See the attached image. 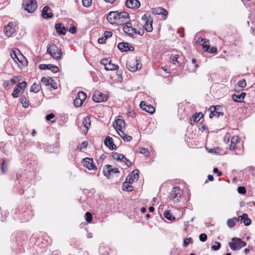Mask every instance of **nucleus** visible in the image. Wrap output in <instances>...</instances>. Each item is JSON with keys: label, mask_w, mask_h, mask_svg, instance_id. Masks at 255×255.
Instances as JSON below:
<instances>
[{"label": "nucleus", "mask_w": 255, "mask_h": 255, "mask_svg": "<svg viewBox=\"0 0 255 255\" xmlns=\"http://www.w3.org/2000/svg\"><path fill=\"white\" fill-rule=\"evenodd\" d=\"M47 52L54 59L56 60H59L62 55L61 49L58 47L54 44L49 45L47 49Z\"/></svg>", "instance_id": "1"}, {"label": "nucleus", "mask_w": 255, "mask_h": 255, "mask_svg": "<svg viewBox=\"0 0 255 255\" xmlns=\"http://www.w3.org/2000/svg\"><path fill=\"white\" fill-rule=\"evenodd\" d=\"M183 192L178 187H173L170 193L169 198L175 203H178L182 198Z\"/></svg>", "instance_id": "2"}, {"label": "nucleus", "mask_w": 255, "mask_h": 255, "mask_svg": "<svg viewBox=\"0 0 255 255\" xmlns=\"http://www.w3.org/2000/svg\"><path fill=\"white\" fill-rule=\"evenodd\" d=\"M22 7L28 13L33 12L37 8L36 0H23Z\"/></svg>", "instance_id": "3"}, {"label": "nucleus", "mask_w": 255, "mask_h": 255, "mask_svg": "<svg viewBox=\"0 0 255 255\" xmlns=\"http://www.w3.org/2000/svg\"><path fill=\"white\" fill-rule=\"evenodd\" d=\"M27 86V83L25 81L18 83L14 88L13 92L11 94L14 98H17L19 97L20 95L22 94Z\"/></svg>", "instance_id": "4"}, {"label": "nucleus", "mask_w": 255, "mask_h": 255, "mask_svg": "<svg viewBox=\"0 0 255 255\" xmlns=\"http://www.w3.org/2000/svg\"><path fill=\"white\" fill-rule=\"evenodd\" d=\"M118 20L117 24L118 25H124L127 23H128L129 21V16L128 12L122 11L121 12L118 11Z\"/></svg>", "instance_id": "5"}, {"label": "nucleus", "mask_w": 255, "mask_h": 255, "mask_svg": "<svg viewBox=\"0 0 255 255\" xmlns=\"http://www.w3.org/2000/svg\"><path fill=\"white\" fill-rule=\"evenodd\" d=\"M20 80V77L18 76H13L9 80L3 81L2 86L6 90H8L15 85L17 81Z\"/></svg>", "instance_id": "6"}, {"label": "nucleus", "mask_w": 255, "mask_h": 255, "mask_svg": "<svg viewBox=\"0 0 255 255\" xmlns=\"http://www.w3.org/2000/svg\"><path fill=\"white\" fill-rule=\"evenodd\" d=\"M126 66L127 69L132 72H135L138 70H140L142 68L141 64L137 62V61L135 62L133 61H129L127 62Z\"/></svg>", "instance_id": "7"}, {"label": "nucleus", "mask_w": 255, "mask_h": 255, "mask_svg": "<svg viewBox=\"0 0 255 255\" xmlns=\"http://www.w3.org/2000/svg\"><path fill=\"white\" fill-rule=\"evenodd\" d=\"M149 15L144 14L142 17V20L145 22L144 25V28L147 32H151L153 30V20L149 19Z\"/></svg>", "instance_id": "8"}, {"label": "nucleus", "mask_w": 255, "mask_h": 255, "mask_svg": "<svg viewBox=\"0 0 255 255\" xmlns=\"http://www.w3.org/2000/svg\"><path fill=\"white\" fill-rule=\"evenodd\" d=\"M120 171L118 168H112L111 165H106L103 169V174L107 178H110L112 173H119Z\"/></svg>", "instance_id": "9"}, {"label": "nucleus", "mask_w": 255, "mask_h": 255, "mask_svg": "<svg viewBox=\"0 0 255 255\" xmlns=\"http://www.w3.org/2000/svg\"><path fill=\"white\" fill-rule=\"evenodd\" d=\"M101 64L105 66V69L106 70H115L119 68L117 65L112 63L111 60H109L107 59H104L101 61Z\"/></svg>", "instance_id": "10"}, {"label": "nucleus", "mask_w": 255, "mask_h": 255, "mask_svg": "<svg viewBox=\"0 0 255 255\" xmlns=\"http://www.w3.org/2000/svg\"><path fill=\"white\" fill-rule=\"evenodd\" d=\"M108 97L105 95L100 92H95L92 97L93 100L96 103L106 102Z\"/></svg>", "instance_id": "11"}, {"label": "nucleus", "mask_w": 255, "mask_h": 255, "mask_svg": "<svg viewBox=\"0 0 255 255\" xmlns=\"http://www.w3.org/2000/svg\"><path fill=\"white\" fill-rule=\"evenodd\" d=\"M83 165L89 170H96L97 167L93 162L92 158L86 157L83 159Z\"/></svg>", "instance_id": "12"}, {"label": "nucleus", "mask_w": 255, "mask_h": 255, "mask_svg": "<svg viewBox=\"0 0 255 255\" xmlns=\"http://www.w3.org/2000/svg\"><path fill=\"white\" fill-rule=\"evenodd\" d=\"M118 48L122 52H128V51H132L134 50V47L133 46L125 42L119 43L118 44Z\"/></svg>", "instance_id": "13"}, {"label": "nucleus", "mask_w": 255, "mask_h": 255, "mask_svg": "<svg viewBox=\"0 0 255 255\" xmlns=\"http://www.w3.org/2000/svg\"><path fill=\"white\" fill-rule=\"evenodd\" d=\"M123 30L127 34L132 37H133L134 33H137L136 29L132 27L130 22L127 23L124 26Z\"/></svg>", "instance_id": "14"}, {"label": "nucleus", "mask_w": 255, "mask_h": 255, "mask_svg": "<svg viewBox=\"0 0 255 255\" xmlns=\"http://www.w3.org/2000/svg\"><path fill=\"white\" fill-rule=\"evenodd\" d=\"M126 4L129 8L136 9L139 7L140 3L138 0H127Z\"/></svg>", "instance_id": "15"}, {"label": "nucleus", "mask_w": 255, "mask_h": 255, "mask_svg": "<svg viewBox=\"0 0 255 255\" xmlns=\"http://www.w3.org/2000/svg\"><path fill=\"white\" fill-rule=\"evenodd\" d=\"M118 11H111L107 15V19L111 24H117L118 20Z\"/></svg>", "instance_id": "16"}, {"label": "nucleus", "mask_w": 255, "mask_h": 255, "mask_svg": "<svg viewBox=\"0 0 255 255\" xmlns=\"http://www.w3.org/2000/svg\"><path fill=\"white\" fill-rule=\"evenodd\" d=\"M139 106L143 111L150 114H153L155 111L154 107L150 105H147L145 101H141Z\"/></svg>", "instance_id": "17"}, {"label": "nucleus", "mask_w": 255, "mask_h": 255, "mask_svg": "<svg viewBox=\"0 0 255 255\" xmlns=\"http://www.w3.org/2000/svg\"><path fill=\"white\" fill-rule=\"evenodd\" d=\"M240 238H233L232 239V242L229 243V247L233 251H236L237 250H240L239 248L240 243Z\"/></svg>", "instance_id": "18"}, {"label": "nucleus", "mask_w": 255, "mask_h": 255, "mask_svg": "<svg viewBox=\"0 0 255 255\" xmlns=\"http://www.w3.org/2000/svg\"><path fill=\"white\" fill-rule=\"evenodd\" d=\"M125 125V123L124 120L118 119L116 120L114 123H113V126L115 128V129L116 130V131L119 132L120 131H122L123 127Z\"/></svg>", "instance_id": "19"}, {"label": "nucleus", "mask_w": 255, "mask_h": 255, "mask_svg": "<svg viewBox=\"0 0 255 255\" xmlns=\"http://www.w3.org/2000/svg\"><path fill=\"white\" fill-rule=\"evenodd\" d=\"M217 107L218 108H220V106H211L210 108V110H211V113L209 115V118L212 119L213 118V117H216L217 118L219 117L221 115H223V113L217 111Z\"/></svg>", "instance_id": "20"}, {"label": "nucleus", "mask_w": 255, "mask_h": 255, "mask_svg": "<svg viewBox=\"0 0 255 255\" xmlns=\"http://www.w3.org/2000/svg\"><path fill=\"white\" fill-rule=\"evenodd\" d=\"M105 145L109 148L111 150H113L116 148V145L114 144L113 138L107 136L104 140Z\"/></svg>", "instance_id": "21"}, {"label": "nucleus", "mask_w": 255, "mask_h": 255, "mask_svg": "<svg viewBox=\"0 0 255 255\" xmlns=\"http://www.w3.org/2000/svg\"><path fill=\"white\" fill-rule=\"evenodd\" d=\"M55 29L57 32L60 35H65L66 33L67 29L62 25L61 23H57L55 25Z\"/></svg>", "instance_id": "22"}, {"label": "nucleus", "mask_w": 255, "mask_h": 255, "mask_svg": "<svg viewBox=\"0 0 255 255\" xmlns=\"http://www.w3.org/2000/svg\"><path fill=\"white\" fill-rule=\"evenodd\" d=\"M13 25L12 22H9L8 24L4 27V32L7 37H10L14 32V29L11 27Z\"/></svg>", "instance_id": "23"}, {"label": "nucleus", "mask_w": 255, "mask_h": 255, "mask_svg": "<svg viewBox=\"0 0 255 255\" xmlns=\"http://www.w3.org/2000/svg\"><path fill=\"white\" fill-rule=\"evenodd\" d=\"M49 9V7L48 5H46L43 8L41 14L44 18H52L53 16V14L52 12H47Z\"/></svg>", "instance_id": "24"}, {"label": "nucleus", "mask_w": 255, "mask_h": 255, "mask_svg": "<svg viewBox=\"0 0 255 255\" xmlns=\"http://www.w3.org/2000/svg\"><path fill=\"white\" fill-rule=\"evenodd\" d=\"M239 141V137L238 136H233L231 140V144L230 145V150H234L236 149L237 143Z\"/></svg>", "instance_id": "25"}, {"label": "nucleus", "mask_w": 255, "mask_h": 255, "mask_svg": "<svg viewBox=\"0 0 255 255\" xmlns=\"http://www.w3.org/2000/svg\"><path fill=\"white\" fill-rule=\"evenodd\" d=\"M82 125L86 129V131L85 132V134H86L91 125L90 118L89 116H87L83 119Z\"/></svg>", "instance_id": "26"}, {"label": "nucleus", "mask_w": 255, "mask_h": 255, "mask_svg": "<svg viewBox=\"0 0 255 255\" xmlns=\"http://www.w3.org/2000/svg\"><path fill=\"white\" fill-rule=\"evenodd\" d=\"M197 42H198L202 46L203 48L205 50L207 49V47L209 46V42L208 40H206L205 39L202 38H199Z\"/></svg>", "instance_id": "27"}, {"label": "nucleus", "mask_w": 255, "mask_h": 255, "mask_svg": "<svg viewBox=\"0 0 255 255\" xmlns=\"http://www.w3.org/2000/svg\"><path fill=\"white\" fill-rule=\"evenodd\" d=\"M112 156L114 159L121 161L123 159H126V157L123 154L119 153L117 152H113Z\"/></svg>", "instance_id": "28"}, {"label": "nucleus", "mask_w": 255, "mask_h": 255, "mask_svg": "<svg viewBox=\"0 0 255 255\" xmlns=\"http://www.w3.org/2000/svg\"><path fill=\"white\" fill-rule=\"evenodd\" d=\"M199 115H201V117H203L204 115L202 113L199 112V113H196L194 115H193L192 118L191 119V124H192V122H193L194 123H197L200 121V117H199Z\"/></svg>", "instance_id": "29"}, {"label": "nucleus", "mask_w": 255, "mask_h": 255, "mask_svg": "<svg viewBox=\"0 0 255 255\" xmlns=\"http://www.w3.org/2000/svg\"><path fill=\"white\" fill-rule=\"evenodd\" d=\"M240 217L243 218V223L246 226H249L251 224V220L248 218V216L247 214H243Z\"/></svg>", "instance_id": "30"}, {"label": "nucleus", "mask_w": 255, "mask_h": 255, "mask_svg": "<svg viewBox=\"0 0 255 255\" xmlns=\"http://www.w3.org/2000/svg\"><path fill=\"white\" fill-rule=\"evenodd\" d=\"M118 133L123 139L126 141H129L132 139V137L131 136L127 135L122 130L120 131V132H119Z\"/></svg>", "instance_id": "31"}, {"label": "nucleus", "mask_w": 255, "mask_h": 255, "mask_svg": "<svg viewBox=\"0 0 255 255\" xmlns=\"http://www.w3.org/2000/svg\"><path fill=\"white\" fill-rule=\"evenodd\" d=\"M179 57L178 55H171L170 57V60L171 61V62L175 65L176 66H179L180 63L178 61V58Z\"/></svg>", "instance_id": "32"}, {"label": "nucleus", "mask_w": 255, "mask_h": 255, "mask_svg": "<svg viewBox=\"0 0 255 255\" xmlns=\"http://www.w3.org/2000/svg\"><path fill=\"white\" fill-rule=\"evenodd\" d=\"M41 89V85L34 83L30 87V91L35 93H38Z\"/></svg>", "instance_id": "33"}, {"label": "nucleus", "mask_w": 255, "mask_h": 255, "mask_svg": "<svg viewBox=\"0 0 255 255\" xmlns=\"http://www.w3.org/2000/svg\"><path fill=\"white\" fill-rule=\"evenodd\" d=\"M123 190L127 191H131L133 190V187L127 182H124L122 185Z\"/></svg>", "instance_id": "34"}, {"label": "nucleus", "mask_w": 255, "mask_h": 255, "mask_svg": "<svg viewBox=\"0 0 255 255\" xmlns=\"http://www.w3.org/2000/svg\"><path fill=\"white\" fill-rule=\"evenodd\" d=\"M163 215L164 217L168 220L172 221L175 219V217L171 215L169 210L165 211Z\"/></svg>", "instance_id": "35"}, {"label": "nucleus", "mask_w": 255, "mask_h": 255, "mask_svg": "<svg viewBox=\"0 0 255 255\" xmlns=\"http://www.w3.org/2000/svg\"><path fill=\"white\" fill-rule=\"evenodd\" d=\"M236 220H237L236 217H234L232 219H228L227 222L228 226L231 228L234 227L235 226V224H236L235 221Z\"/></svg>", "instance_id": "36"}, {"label": "nucleus", "mask_w": 255, "mask_h": 255, "mask_svg": "<svg viewBox=\"0 0 255 255\" xmlns=\"http://www.w3.org/2000/svg\"><path fill=\"white\" fill-rule=\"evenodd\" d=\"M47 69L50 70L52 72L54 73H57L59 71V69L57 66L51 64H48V68Z\"/></svg>", "instance_id": "37"}, {"label": "nucleus", "mask_w": 255, "mask_h": 255, "mask_svg": "<svg viewBox=\"0 0 255 255\" xmlns=\"http://www.w3.org/2000/svg\"><path fill=\"white\" fill-rule=\"evenodd\" d=\"M19 100L21 101V103L22 104L23 108H26L28 107L29 103L24 96H21Z\"/></svg>", "instance_id": "38"}, {"label": "nucleus", "mask_w": 255, "mask_h": 255, "mask_svg": "<svg viewBox=\"0 0 255 255\" xmlns=\"http://www.w3.org/2000/svg\"><path fill=\"white\" fill-rule=\"evenodd\" d=\"M50 77H42L41 79V82L42 83V84L46 86H50Z\"/></svg>", "instance_id": "39"}, {"label": "nucleus", "mask_w": 255, "mask_h": 255, "mask_svg": "<svg viewBox=\"0 0 255 255\" xmlns=\"http://www.w3.org/2000/svg\"><path fill=\"white\" fill-rule=\"evenodd\" d=\"M232 99L235 102H243V99H242L241 95L239 94V93L233 94L232 95Z\"/></svg>", "instance_id": "40"}, {"label": "nucleus", "mask_w": 255, "mask_h": 255, "mask_svg": "<svg viewBox=\"0 0 255 255\" xmlns=\"http://www.w3.org/2000/svg\"><path fill=\"white\" fill-rule=\"evenodd\" d=\"M7 169V167L6 165V162L5 160H3L1 164V172L4 174L6 173Z\"/></svg>", "instance_id": "41"}, {"label": "nucleus", "mask_w": 255, "mask_h": 255, "mask_svg": "<svg viewBox=\"0 0 255 255\" xmlns=\"http://www.w3.org/2000/svg\"><path fill=\"white\" fill-rule=\"evenodd\" d=\"M77 98L84 102V100L87 98V95L85 92L80 91L78 93Z\"/></svg>", "instance_id": "42"}, {"label": "nucleus", "mask_w": 255, "mask_h": 255, "mask_svg": "<svg viewBox=\"0 0 255 255\" xmlns=\"http://www.w3.org/2000/svg\"><path fill=\"white\" fill-rule=\"evenodd\" d=\"M139 171L138 169H135L133 170L131 173V175L132 176V178H133V180L137 181L138 179L139 178Z\"/></svg>", "instance_id": "43"}, {"label": "nucleus", "mask_w": 255, "mask_h": 255, "mask_svg": "<svg viewBox=\"0 0 255 255\" xmlns=\"http://www.w3.org/2000/svg\"><path fill=\"white\" fill-rule=\"evenodd\" d=\"M19 53H20V51L18 50H17V52L16 51H13L12 53H11L10 54V55H11V58L14 60L16 61V59L19 62H20L21 61L18 59V56H17V54H19Z\"/></svg>", "instance_id": "44"}, {"label": "nucleus", "mask_w": 255, "mask_h": 255, "mask_svg": "<svg viewBox=\"0 0 255 255\" xmlns=\"http://www.w3.org/2000/svg\"><path fill=\"white\" fill-rule=\"evenodd\" d=\"M205 51L210 53H216L217 52V49L216 47H210L209 46V47H207V49H205Z\"/></svg>", "instance_id": "45"}, {"label": "nucleus", "mask_w": 255, "mask_h": 255, "mask_svg": "<svg viewBox=\"0 0 255 255\" xmlns=\"http://www.w3.org/2000/svg\"><path fill=\"white\" fill-rule=\"evenodd\" d=\"M83 102L77 97L74 100L73 102L74 106L76 107H80L83 104Z\"/></svg>", "instance_id": "46"}, {"label": "nucleus", "mask_w": 255, "mask_h": 255, "mask_svg": "<svg viewBox=\"0 0 255 255\" xmlns=\"http://www.w3.org/2000/svg\"><path fill=\"white\" fill-rule=\"evenodd\" d=\"M86 220L88 223H91L92 220V215L90 212H87L85 214Z\"/></svg>", "instance_id": "47"}, {"label": "nucleus", "mask_w": 255, "mask_h": 255, "mask_svg": "<svg viewBox=\"0 0 255 255\" xmlns=\"http://www.w3.org/2000/svg\"><path fill=\"white\" fill-rule=\"evenodd\" d=\"M138 152L141 154L147 155L149 153V151L147 149L143 147L139 148Z\"/></svg>", "instance_id": "48"}, {"label": "nucleus", "mask_w": 255, "mask_h": 255, "mask_svg": "<svg viewBox=\"0 0 255 255\" xmlns=\"http://www.w3.org/2000/svg\"><path fill=\"white\" fill-rule=\"evenodd\" d=\"M50 86L54 89H57V83L56 81L52 78H50Z\"/></svg>", "instance_id": "49"}, {"label": "nucleus", "mask_w": 255, "mask_h": 255, "mask_svg": "<svg viewBox=\"0 0 255 255\" xmlns=\"http://www.w3.org/2000/svg\"><path fill=\"white\" fill-rule=\"evenodd\" d=\"M215 244L216 245H213L212 246L211 248H212V250L218 251L221 248V244L220 243L218 242H216Z\"/></svg>", "instance_id": "50"}, {"label": "nucleus", "mask_w": 255, "mask_h": 255, "mask_svg": "<svg viewBox=\"0 0 255 255\" xmlns=\"http://www.w3.org/2000/svg\"><path fill=\"white\" fill-rule=\"evenodd\" d=\"M247 84L245 79H242L238 81V86L241 88H244L246 86Z\"/></svg>", "instance_id": "51"}, {"label": "nucleus", "mask_w": 255, "mask_h": 255, "mask_svg": "<svg viewBox=\"0 0 255 255\" xmlns=\"http://www.w3.org/2000/svg\"><path fill=\"white\" fill-rule=\"evenodd\" d=\"M190 243H193V239L192 238L190 237L189 238H185L184 240L183 244L185 247H186Z\"/></svg>", "instance_id": "52"}, {"label": "nucleus", "mask_w": 255, "mask_h": 255, "mask_svg": "<svg viewBox=\"0 0 255 255\" xmlns=\"http://www.w3.org/2000/svg\"><path fill=\"white\" fill-rule=\"evenodd\" d=\"M88 146L87 141H83L82 143L77 147V148L79 149L80 151L82 150L83 148H86Z\"/></svg>", "instance_id": "53"}, {"label": "nucleus", "mask_w": 255, "mask_h": 255, "mask_svg": "<svg viewBox=\"0 0 255 255\" xmlns=\"http://www.w3.org/2000/svg\"><path fill=\"white\" fill-rule=\"evenodd\" d=\"M83 5L85 7H89L92 4V0H82Z\"/></svg>", "instance_id": "54"}, {"label": "nucleus", "mask_w": 255, "mask_h": 255, "mask_svg": "<svg viewBox=\"0 0 255 255\" xmlns=\"http://www.w3.org/2000/svg\"><path fill=\"white\" fill-rule=\"evenodd\" d=\"M134 180L132 178V176L128 175L127 177L126 181L125 182H127V183H129V184H131Z\"/></svg>", "instance_id": "55"}, {"label": "nucleus", "mask_w": 255, "mask_h": 255, "mask_svg": "<svg viewBox=\"0 0 255 255\" xmlns=\"http://www.w3.org/2000/svg\"><path fill=\"white\" fill-rule=\"evenodd\" d=\"M238 192L241 194H245L246 193V189L244 186H240L238 188Z\"/></svg>", "instance_id": "56"}, {"label": "nucleus", "mask_w": 255, "mask_h": 255, "mask_svg": "<svg viewBox=\"0 0 255 255\" xmlns=\"http://www.w3.org/2000/svg\"><path fill=\"white\" fill-rule=\"evenodd\" d=\"M207 239V236L206 234L202 233L199 236V240L200 241L204 242H205Z\"/></svg>", "instance_id": "57"}, {"label": "nucleus", "mask_w": 255, "mask_h": 255, "mask_svg": "<svg viewBox=\"0 0 255 255\" xmlns=\"http://www.w3.org/2000/svg\"><path fill=\"white\" fill-rule=\"evenodd\" d=\"M113 35V33L110 31H106L104 33V36L107 39L111 37Z\"/></svg>", "instance_id": "58"}, {"label": "nucleus", "mask_w": 255, "mask_h": 255, "mask_svg": "<svg viewBox=\"0 0 255 255\" xmlns=\"http://www.w3.org/2000/svg\"><path fill=\"white\" fill-rule=\"evenodd\" d=\"M107 39L104 36L103 37L100 38L98 40V42L100 44H105L106 43Z\"/></svg>", "instance_id": "59"}, {"label": "nucleus", "mask_w": 255, "mask_h": 255, "mask_svg": "<svg viewBox=\"0 0 255 255\" xmlns=\"http://www.w3.org/2000/svg\"><path fill=\"white\" fill-rule=\"evenodd\" d=\"M163 10H164V8L162 7H158L154 10V12H156L158 14H161V13H162Z\"/></svg>", "instance_id": "60"}, {"label": "nucleus", "mask_w": 255, "mask_h": 255, "mask_svg": "<svg viewBox=\"0 0 255 255\" xmlns=\"http://www.w3.org/2000/svg\"><path fill=\"white\" fill-rule=\"evenodd\" d=\"M39 68L41 70H46L48 68V64H42L39 65Z\"/></svg>", "instance_id": "61"}, {"label": "nucleus", "mask_w": 255, "mask_h": 255, "mask_svg": "<svg viewBox=\"0 0 255 255\" xmlns=\"http://www.w3.org/2000/svg\"><path fill=\"white\" fill-rule=\"evenodd\" d=\"M55 115L53 113H50L49 114H48L46 117V119L47 121H50L51 119H52L53 118H54Z\"/></svg>", "instance_id": "62"}, {"label": "nucleus", "mask_w": 255, "mask_h": 255, "mask_svg": "<svg viewBox=\"0 0 255 255\" xmlns=\"http://www.w3.org/2000/svg\"><path fill=\"white\" fill-rule=\"evenodd\" d=\"M213 172L215 173H217L218 176H221L222 175V172L221 171H219L217 168H214L213 169Z\"/></svg>", "instance_id": "63"}, {"label": "nucleus", "mask_w": 255, "mask_h": 255, "mask_svg": "<svg viewBox=\"0 0 255 255\" xmlns=\"http://www.w3.org/2000/svg\"><path fill=\"white\" fill-rule=\"evenodd\" d=\"M69 32L72 34L75 33L76 32V28L75 26H73L70 27Z\"/></svg>", "instance_id": "64"}]
</instances>
